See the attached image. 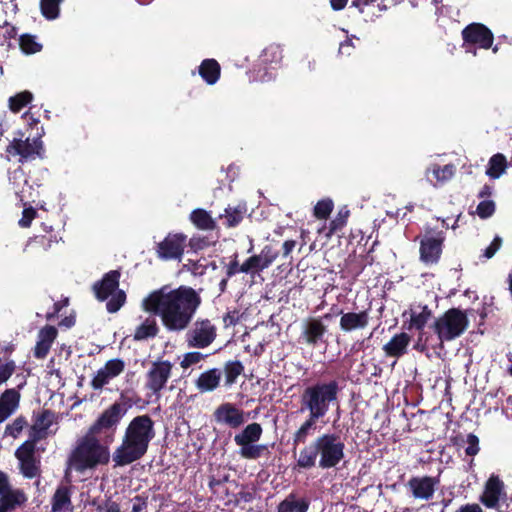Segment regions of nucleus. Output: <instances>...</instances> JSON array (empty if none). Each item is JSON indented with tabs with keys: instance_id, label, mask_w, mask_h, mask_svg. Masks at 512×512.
Returning a JSON list of instances; mask_svg holds the SVG:
<instances>
[{
	"instance_id": "69168bd1",
	"label": "nucleus",
	"mask_w": 512,
	"mask_h": 512,
	"mask_svg": "<svg viewBox=\"0 0 512 512\" xmlns=\"http://www.w3.org/2000/svg\"><path fill=\"white\" fill-rule=\"evenodd\" d=\"M377 2V0H352L351 1V8H356L360 14H364L366 12V9L373 6Z\"/></svg>"
},
{
	"instance_id": "cd10ccee",
	"label": "nucleus",
	"mask_w": 512,
	"mask_h": 512,
	"mask_svg": "<svg viewBox=\"0 0 512 512\" xmlns=\"http://www.w3.org/2000/svg\"><path fill=\"white\" fill-rule=\"evenodd\" d=\"M220 380L221 371L217 368H212L199 375L196 380V386L201 392H211L219 386Z\"/></svg>"
},
{
	"instance_id": "412c9836",
	"label": "nucleus",
	"mask_w": 512,
	"mask_h": 512,
	"mask_svg": "<svg viewBox=\"0 0 512 512\" xmlns=\"http://www.w3.org/2000/svg\"><path fill=\"white\" fill-rule=\"evenodd\" d=\"M338 314L341 315L339 327L344 332H351L354 330H361L369 324V312L368 310H362L360 312H346L340 311Z\"/></svg>"
},
{
	"instance_id": "393cba45",
	"label": "nucleus",
	"mask_w": 512,
	"mask_h": 512,
	"mask_svg": "<svg viewBox=\"0 0 512 512\" xmlns=\"http://www.w3.org/2000/svg\"><path fill=\"white\" fill-rule=\"evenodd\" d=\"M51 512H72L71 488L59 485L51 497Z\"/></svg>"
},
{
	"instance_id": "2f4dec72",
	"label": "nucleus",
	"mask_w": 512,
	"mask_h": 512,
	"mask_svg": "<svg viewBox=\"0 0 512 512\" xmlns=\"http://www.w3.org/2000/svg\"><path fill=\"white\" fill-rule=\"evenodd\" d=\"M507 167L505 155L496 153L490 157L485 173L490 179H498L506 172Z\"/></svg>"
},
{
	"instance_id": "3c124183",
	"label": "nucleus",
	"mask_w": 512,
	"mask_h": 512,
	"mask_svg": "<svg viewBox=\"0 0 512 512\" xmlns=\"http://www.w3.org/2000/svg\"><path fill=\"white\" fill-rule=\"evenodd\" d=\"M27 426V420L24 416L17 417L12 423L8 424L5 428V434L17 438Z\"/></svg>"
},
{
	"instance_id": "aec40b11",
	"label": "nucleus",
	"mask_w": 512,
	"mask_h": 512,
	"mask_svg": "<svg viewBox=\"0 0 512 512\" xmlns=\"http://www.w3.org/2000/svg\"><path fill=\"white\" fill-rule=\"evenodd\" d=\"M409 315V320L404 322L403 327L407 330L422 331L428 321L432 318L433 312L426 304L412 305L409 310L403 313V317Z\"/></svg>"
},
{
	"instance_id": "338daca9",
	"label": "nucleus",
	"mask_w": 512,
	"mask_h": 512,
	"mask_svg": "<svg viewBox=\"0 0 512 512\" xmlns=\"http://www.w3.org/2000/svg\"><path fill=\"white\" fill-rule=\"evenodd\" d=\"M239 319V312L237 310L229 311L223 316L224 326H235L239 322Z\"/></svg>"
},
{
	"instance_id": "4c0bfd02",
	"label": "nucleus",
	"mask_w": 512,
	"mask_h": 512,
	"mask_svg": "<svg viewBox=\"0 0 512 512\" xmlns=\"http://www.w3.org/2000/svg\"><path fill=\"white\" fill-rule=\"evenodd\" d=\"M243 371L244 366L240 361L235 360L226 362L224 365L225 385H233Z\"/></svg>"
},
{
	"instance_id": "39448f33",
	"label": "nucleus",
	"mask_w": 512,
	"mask_h": 512,
	"mask_svg": "<svg viewBox=\"0 0 512 512\" xmlns=\"http://www.w3.org/2000/svg\"><path fill=\"white\" fill-rule=\"evenodd\" d=\"M341 387L335 379L330 381H317L306 386L300 394V412L322 419L327 415L330 406L338 403Z\"/></svg>"
},
{
	"instance_id": "c756f323",
	"label": "nucleus",
	"mask_w": 512,
	"mask_h": 512,
	"mask_svg": "<svg viewBox=\"0 0 512 512\" xmlns=\"http://www.w3.org/2000/svg\"><path fill=\"white\" fill-rule=\"evenodd\" d=\"M221 74V67L215 59H205L199 66V75L209 84H215Z\"/></svg>"
},
{
	"instance_id": "0e129e2a",
	"label": "nucleus",
	"mask_w": 512,
	"mask_h": 512,
	"mask_svg": "<svg viewBox=\"0 0 512 512\" xmlns=\"http://www.w3.org/2000/svg\"><path fill=\"white\" fill-rule=\"evenodd\" d=\"M138 400L139 399L134 400L133 398L128 397L125 392H121L119 401H115L112 405H119L123 407L126 414L128 409L131 408L134 404H136Z\"/></svg>"
},
{
	"instance_id": "774afa93",
	"label": "nucleus",
	"mask_w": 512,
	"mask_h": 512,
	"mask_svg": "<svg viewBox=\"0 0 512 512\" xmlns=\"http://www.w3.org/2000/svg\"><path fill=\"white\" fill-rule=\"evenodd\" d=\"M237 273H242V264L239 265L237 261V256H235V258L231 260L230 263L227 265L226 275L227 278H230L236 275Z\"/></svg>"
},
{
	"instance_id": "052dcab7",
	"label": "nucleus",
	"mask_w": 512,
	"mask_h": 512,
	"mask_svg": "<svg viewBox=\"0 0 512 512\" xmlns=\"http://www.w3.org/2000/svg\"><path fill=\"white\" fill-rule=\"evenodd\" d=\"M502 243V238L496 235L492 242L490 243V245L484 250L483 256L486 259H491L496 254V252L501 248Z\"/></svg>"
},
{
	"instance_id": "79ce46f5",
	"label": "nucleus",
	"mask_w": 512,
	"mask_h": 512,
	"mask_svg": "<svg viewBox=\"0 0 512 512\" xmlns=\"http://www.w3.org/2000/svg\"><path fill=\"white\" fill-rule=\"evenodd\" d=\"M20 398L21 395L18 390L14 388L6 389L0 395V403L5 407H8V409H11L12 412H14L19 406Z\"/></svg>"
},
{
	"instance_id": "49530a36",
	"label": "nucleus",
	"mask_w": 512,
	"mask_h": 512,
	"mask_svg": "<svg viewBox=\"0 0 512 512\" xmlns=\"http://www.w3.org/2000/svg\"><path fill=\"white\" fill-rule=\"evenodd\" d=\"M15 457L19 462L36 457V445L26 440L16 449Z\"/></svg>"
},
{
	"instance_id": "f3484780",
	"label": "nucleus",
	"mask_w": 512,
	"mask_h": 512,
	"mask_svg": "<svg viewBox=\"0 0 512 512\" xmlns=\"http://www.w3.org/2000/svg\"><path fill=\"white\" fill-rule=\"evenodd\" d=\"M464 43L477 45L482 49L492 47L494 36L492 31L482 23H471L462 30Z\"/></svg>"
},
{
	"instance_id": "c03bdc74",
	"label": "nucleus",
	"mask_w": 512,
	"mask_h": 512,
	"mask_svg": "<svg viewBox=\"0 0 512 512\" xmlns=\"http://www.w3.org/2000/svg\"><path fill=\"white\" fill-rule=\"evenodd\" d=\"M16 371V362L9 357H0V386Z\"/></svg>"
},
{
	"instance_id": "ea45409f",
	"label": "nucleus",
	"mask_w": 512,
	"mask_h": 512,
	"mask_svg": "<svg viewBox=\"0 0 512 512\" xmlns=\"http://www.w3.org/2000/svg\"><path fill=\"white\" fill-rule=\"evenodd\" d=\"M33 100V94L22 91L9 98V108L12 112L18 113Z\"/></svg>"
},
{
	"instance_id": "a211bd4d",
	"label": "nucleus",
	"mask_w": 512,
	"mask_h": 512,
	"mask_svg": "<svg viewBox=\"0 0 512 512\" xmlns=\"http://www.w3.org/2000/svg\"><path fill=\"white\" fill-rule=\"evenodd\" d=\"M213 419L218 424L227 425L230 428L236 429L244 424L245 413L233 403L225 402L214 410Z\"/></svg>"
},
{
	"instance_id": "dca6fc26",
	"label": "nucleus",
	"mask_w": 512,
	"mask_h": 512,
	"mask_svg": "<svg viewBox=\"0 0 512 512\" xmlns=\"http://www.w3.org/2000/svg\"><path fill=\"white\" fill-rule=\"evenodd\" d=\"M439 483V477L413 476L406 483V487L415 499L428 501L432 499Z\"/></svg>"
},
{
	"instance_id": "72a5a7b5",
	"label": "nucleus",
	"mask_w": 512,
	"mask_h": 512,
	"mask_svg": "<svg viewBox=\"0 0 512 512\" xmlns=\"http://www.w3.org/2000/svg\"><path fill=\"white\" fill-rule=\"evenodd\" d=\"M41 462L40 459L33 457L31 459L23 460L19 462V469L23 477L27 479H33L39 477L41 474Z\"/></svg>"
},
{
	"instance_id": "f704fd0d",
	"label": "nucleus",
	"mask_w": 512,
	"mask_h": 512,
	"mask_svg": "<svg viewBox=\"0 0 512 512\" xmlns=\"http://www.w3.org/2000/svg\"><path fill=\"white\" fill-rule=\"evenodd\" d=\"M240 451L239 454L244 459L256 460L262 457L264 454L269 453L268 446L266 444H246L244 446H239Z\"/></svg>"
},
{
	"instance_id": "bf43d9fd",
	"label": "nucleus",
	"mask_w": 512,
	"mask_h": 512,
	"mask_svg": "<svg viewBox=\"0 0 512 512\" xmlns=\"http://www.w3.org/2000/svg\"><path fill=\"white\" fill-rule=\"evenodd\" d=\"M36 215L37 211L33 207L25 208L22 212V218L19 220V225L23 228L30 227Z\"/></svg>"
},
{
	"instance_id": "a19ab883",
	"label": "nucleus",
	"mask_w": 512,
	"mask_h": 512,
	"mask_svg": "<svg viewBox=\"0 0 512 512\" xmlns=\"http://www.w3.org/2000/svg\"><path fill=\"white\" fill-rule=\"evenodd\" d=\"M268 268L260 255H253L242 263V273L255 275Z\"/></svg>"
},
{
	"instance_id": "4468645a",
	"label": "nucleus",
	"mask_w": 512,
	"mask_h": 512,
	"mask_svg": "<svg viewBox=\"0 0 512 512\" xmlns=\"http://www.w3.org/2000/svg\"><path fill=\"white\" fill-rule=\"evenodd\" d=\"M187 236L183 233H168L167 236L157 243L155 252L157 257L163 261L182 259L186 247Z\"/></svg>"
},
{
	"instance_id": "c9c22d12",
	"label": "nucleus",
	"mask_w": 512,
	"mask_h": 512,
	"mask_svg": "<svg viewBox=\"0 0 512 512\" xmlns=\"http://www.w3.org/2000/svg\"><path fill=\"white\" fill-rule=\"evenodd\" d=\"M19 46L26 55L38 53L43 48V45L37 41V37L29 33L20 35Z\"/></svg>"
},
{
	"instance_id": "603ef678",
	"label": "nucleus",
	"mask_w": 512,
	"mask_h": 512,
	"mask_svg": "<svg viewBox=\"0 0 512 512\" xmlns=\"http://www.w3.org/2000/svg\"><path fill=\"white\" fill-rule=\"evenodd\" d=\"M207 355L202 354L198 351L187 352L183 355V359L180 362V366L183 369H188L192 365L198 364L202 360H204Z\"/></svg>"
},
{
	"instance_id": "2eb2a0df",
	"label": "nucleus",
	"mask_w": 512,
	"mask_h": 512,
	"mask_svg": "<svg viewBox=\"0 0 512 512\" xmlns=\"http://www.w3.org/2000/svg\"><path fill=\"white\" fill-rule=\"evenodd\" d=\"M507 498L504 482L497 475H491L486 481L480 502L489 509L502 512L500 501Z\"/></svg>"
},
{
	"instance_id": "473e14b6",
	"label": "nucleus",
	"mask_w": 512,
	"mask_h": 512,
	"mask_svg": "<svg viewBox=\"0 0 512 512\" xmlns=\"http://www.w3.org/2000/svg\"><path fill=\"white\" fill-rule=\"evenodd\" d=\"M190 221L201 230H214L216 222L205 209L197 208L190 213Z\"/></svg>"
},
{
	"instance_id": "0eeeda50",
	"label": "nucleus",
	"mask_w": 512,
	"mask_h": 512,
	"mask_svg": "<svg viewBox=\"0 0 512 512\" xmlns=\"http://www.w3.org/2000/svg\"><path fill=\"white\" fill-rule=\"evenodd\" d=\"M124 416L125 410L123 407L110 405L90 425L87 433L109 446L114 442L118 426Z\"/></svg>"
},
{
	"instance_id": "ddd939ff",
	"label": "nucleus",
	"mask_w": 512,
	"mask_h": 512,
	"mask_svg": "<svg viewBox=\"0 0 512 512\" xmlns=\"http://www.w3.org/2000/svg\"><path fill=\"white\" fill-rule=\"evenodd\" d=\"M6 152L19 155V162L22 164L36 158H45V148L40 137L33 138L32 141L29 138L25 140L13 139L6 147Z\"/></svg>"
},
{
	"instance_id": "f8f14e48",
	"label": "nucleus",
	"mask_w": 512,
	"mask_h": 512,
	"mask_svg": "<svg viewBox=\"0 0 512 512\" xmlns=\"http://www.w3.org/2000/svg\"><path fill=\"white\" fill-rule=\"evenodd\" d=\"M173 364L168 360H156L151 363L146 373L145 388L152 395L160 396L161 391L165 388L169 378L171 377Z\"/></svg>"
},
{
	"instance_id": "6e6552de",
	"label": "nucleus",
	"mask_w": 512,
	"mask_h": 512,
	"mask_svg": "<svg viewBox=\"0 0 512 512\" xmlns=\"http://www.w3.org/2000/svg\"><path fill=\"white\" fill-rule=\"evenodd\" d=\"M446 239L445 231L443 229L429 228L420 240V260L426 265H434L440 261L444 242Z\"/></svg>"
},
{
	"instance_id": "1a4fd4ad",
	"label": "nucleus",
	"mask_w": 512,
	"mask_h": 512,
	"mask_svg": "<svg viewBox=\"0 0 512 512\" xmlns=\"http://www.w3.org/2000/svg\"><path fill=\"white\" fill-rule=\"evenodd\" d=\"M217 337V327L208 318L197 319L185 333V343L189 348L204 349Z\"/></svg>"
},
{
	"instance_id": "de8ad7c7",
	"label": "nucleus",
	"mask_w": 512,
	"mask_h": 512,
	"mask_svg": "<svg viewBox=\"0 0 512 512\" xmlns=\"http://www.w3.org/2000/svg\"><path fill=\"white\" fill-rule=\"evenodd\" d=\"M108 376L113 379L119 376L125 369V362L122 359L115 358L108 360L102 368Z\"/></svg>"
},
{
	"instance_id": "9b49d317",
	"label": "nucleus",
	"mask_w": 512,
	"mask_h": 512,
	"mask_svg": "<svg viewBox=\"0 0 512 512\" xmlns=\"http://www.w3.org/2000/svg\"><path fill=\"white\" fill-rule=\"evenodd\" d=\"M323 319H331L330 314H324L322 317H308L302 323L301 333L299 336V343L304 344L311 348H317L326 343L325 335L328 332L327 325L324 324Z\"/></svg>"
},
{
	"instance_id": "a878e982",
	"label": "nucleus",
	"mask_w": 512,
	"mask_h": 512,
	"mask_svg": "<svg viewBox=\"0 0 512 512\" xmlns=\"http://www.w3.org/2000/svg\"><path fill=\"white\" fill-rule=\"evenodd\" d=\"M320 420L310 415L307 416L305 421L299 426V428L293 433L292 445L293 450L300 444H305L308 437L313 435L317 430V423Z\"/></svg>"
},
{
	"instance_id": "423d86ee",
	"label": "nucleus",
	"mask_w": 512,
	"mask_h": 512,
	"mask_svg": "<svg viewBox=\"0 0 512 512\" xmlns=\"http://www.w3.org/2000/svg\"><path fill=\"white\" fill-rule=\"evenodd\" d=\"M468 327L467 312L455 307L448 309L437 317L432 325V329L441 343L459 338Z\"/></svg>"
},
{
	"instance_id": "e2e57ef3",
	"label": "nucleus",
	"mask_w": 512,
	"mask_h": 512,
	"mask_svg": "<svg viewBox=\"0 0 512 512\" xmlns=\"http://www.w3.org/2000/svg\"><path fill=\"white\" fill-rule=\"evenodd\" d=\"M50 349L51 345L38 340L34 347V357L37 359H44L48 355Z\"/></svg>"
},
{
	"instance_id": "f03ea898",
	"label": "nucleus",
	"mask_w": 512,
	"mask_h": 512,
	"mask_svg": "<svg viewBox=\"0 0 512 512\" xmlns=\"http://www.w3.org/2000/svg\"><path fill=\"white\" fill-rule=\"evenodd\" d=\"M155 435V422L150 415L135 416L125 428L121 444L113 452L115 466H126L142 459Z\"/></svg>"
},
{
	"instance_id": "6ab92c4d",
	"label": "nucleus",
	"mask_w": 512,
	"mask_h": 512,
	"mask_svg": "<svg viewBox=\"0 0 512 512\" xmlns=\"http://www.w3.org/2000/svg\"><path fill=\"white\" fill-rule=\"evenodd\" d=\"M121 273L118 270H111L105 273L101 280L96 281L92 286V291L98 301H105L117 290H119V280Z\"/></svg>"
},
{
	"instance_id": "a18cd8bd",
	"label": "nucleus",
	"mask_w": 512,
	"mask_h": 512,
	"mask_svg": "<svg viewBox=\"0 0 512 512\" xmlns=\"http://www.w3.org/2000/svg\"><path fill=\"white\" fill-rule=\"evenodd\" d=\"M106 303V309L109 313H116L126 302V293L124 290L114 292Z\"/></svg>"
},
{
	"instance_id": "37998d69",
	"label": "nucleus",
	"mask_w": 512,
	"mask_h": 512,
	"mask_svg": "<svg viewBox=\"0 0 512 512\" xmlns=\"http://www.w3.org/2000/svg\"><path fill=\"white\" fill-rule=\"evenodd\" d=\"M334 203L330 198L319 200L313 209V215L319 220L327 219L333 211Z\"/></svg>"
},
{
	"instance_id": "6e6d98bb",
	"label": "nucleus",
	"mask_w": 512,
	"mask_h": 512,
	"mask_svg": "<svg viewBox=\"0 0 512 512\" xmlns=\"http://www.w3.org/2000/svg\"><path fill=\"white\" fill-rule=\"evenodd\" d=\"M111 378L101 368L97 371L96 375L92 378L90 385L93 390H102V388L109 383Z\"/></svg>"
},
{
	"instance_id": "5701e85b",
	"label": "nucleus",
	"mask_w": 512,
	"mask_h": 512,
	"mask_svg": "<svg viewBox=\"0 0 512 512\" xmlns=\"http://www.w3.org/2000/svg\"><path fill=\"white\" fill-rule=\"evenodd\" d=\"M411 339V336L406 332L397 333L392 336L382 349L387 357L398 359L407 353Z\"/></svg>"
},
{
	"instance_id": "13d9d810",
	"label": "nucleus",
	"mask_w": 512,
	"mask_h": 512,
	"mask_svg": "<svg viewBox=\"0 0 512 512\" xmlns=\"http://www.w3.org/2000/svg\"><path fill=\"white\" fill-rule=\"evenodd\" d=\"M466 443L468 446L465 449V453L468 456H475L478 454L480 447H479V438L473 434L470 433L467 435Z\"/></svg>"
},
{
	"instance_id": "f257e3e1",
	"label": "nucleus",
	"mask_w": 512,
	"mask_h": 512,
	"mask_svg": "<svg viewBox=\"0 0 512 512\" xmlns=\"http://www.w3.org/2000/svg\"><path fill=\"white\" fill-rule=\"evenodd\" d=\"M202 304V298L194 288L180 285L171 288L164 285L148 294L143 300L146 312L159 316L168 332L187 330Z\"/></svg>"
},
{
	"instance_id": "20e7f679",
	"label": "nucleus",
	"mask_w": 512,
	"mask_h": 512,
	"mask_svg": "<svg viewBox=\"0 0 512 512\" xmlns=\"http://www.w3.org/2000/svg\"><path fill=\"white\" fill-rule=\"evenodd\" d=\"M110 460L109 446L86 432L80 437L67 458L68 469L84 473L100 465H107Z\"/></svg>"
},
{
	"instance_id": "7ed1b4c3",
	"label": "nucleus",
	"mask_w": 512,
	"mask_h": 512,
	"mask_svg": "<svg viewBox=\"0 0 512 512\" xmlns=\"http://www.w3.org/2000/svg\"><path fill=\"white\" fill-rule=\"evenodd\" d=\"M345 457V443L335 433H323L300 449L295 469L335 468Z\"/></svg>"
},
{
	"instance_id": "7c9ffc66",
	"label": "nucleus",
	"mask_w": 512,
	"mask_h": 512,
	"mask_svg": "<svg viewBox=\"0 0 512 512\" xmlns=\"http://www.w3.org/2000/svg\"><path fill=\"white\" fill-rule=\"evenodd\" d=\"M159 333V326L155 318H146L138 327H136L133 339L135 341H144L149 338H155Z\"/></svg>"
},
{
	"instance_id": "680f3d73",
	"label": "nucleus",
	"mask_w": 512,
	"mask_h": 512,
	"mask_svg": "<svg viewBox=\"0 0 512 512\" xmlns=\"http://www.w3.org/2000/svg\"><path fill=\"white\" fill-rule=\"evenodd\" d=\"M46 436L47 432L43 427H37L33 424L29 429V439L27 441H33V444L36 445L38 441L46 438Z\"/></svg>"
},
{
	"instance_id": "58836bf2",
	"label": "nucleus",
	"mask_w": 512,
	"mask_h": 512,
	"mask_svg": "<svg viewBox=\"0 0 512 512\" xmlns=\"http://www.w3.org/2000/svg\"><path fill=\"white\" fill-rule=\"evenodd\" d=\"M350 216V211L347 206H343L339 209L336 217L330 221L327 236L330 237L333 234L341 231L347 224V220Z\"/></svg>"
},
{
	"instance_id": "09e8293b",
	"label": "nucleus",
	"mask_w": 512,
	"mask_h": 512,
	"mask_svg": "<svg viewBox=\"0 0 512 512\" xmlns=\"http://www.w3.org/2000/svg\"><path fill=\"white\" fill-rule=\"evenodd\" d=\"M55 418V414L53 411L49 409H43L40 413H38L34 417V423L37 427H43L44 430L52 425Z\"/></svg>"
},
{
	"instance_id": "c85d7f7f",
	"label": "nucleus",
	"mask_w": 512,
	"mask_h": 512,
	"mask_svg": "<svg viewBox=\"0 0 512 512\" xmlns=\"http://www.w3.org/2000/svg\"><path fill=\"white\" fill-rule=\"evenodd\" d=\"M247 212V207L245 203H240L236 206H228L224 210V214H220L219 218L224 219V225L227 228H233L238 226Z\"/></svg>"
},
{
	"instance_id": "e433bc0d",
	"label": "nucleus",
	"mask_w": 512,
	"mask_h": 512,
	"mask_svg": "<svg viewBox=\"0 0 512 512\" xmlns=\"http://www.w3.org/2000/svg\"><path fill=\"white\" fill-rule=\"evenodd\" d=\"M64 0H40V12L42 16L52 21L60 16V5Z\"/></svg>"
},
{
	"instance_id": "8fccbe9b",
	"label": "nucleus",
	"mask_w": 512,
	"mask_h": 512,
	"mask_svg": "<svg viewBox=\"0 0 512 512\" xmlns=\"http://www.w3.org/2000/svg\"><path fill=\"white\" fill-rule=\"evenodd\" d=\"M496 211V204L493 200H482L476 207V214L481 219H488Z\"/></svg>"
},
{
	"instance_id": "4be33fe9",
	"label": "nucleus",
	"mask_w": 512,
	"mask_h": 512,
	"mask_svg": "<svg viewBox=\"0 0 512 512\" xmlns=\"http://www.w3.org/2000/svg\"><path fill=\"white\" fill-rule=\"evenodd\" d=\"M310 505L309 497L291 492L278 503L276 512H308Z\"/></svg>"
},
{
	"instance_id": "5fc2aeb1",
	"label": "nucleus",
	"mask_w": 512,
	"mask_h": 512,
	"mask_svg": "<svg viewBox=\"0 0 512 512\" xmlns=\"http://www.w3.org/2000/svg\"><path fill=\"white\" fill-rule=\"evenodd\" d=\"M57 334V329L54 326L46 325L39 331L38 340L52 346Z\"/></svg>"
},
{
	"instance_id": "9d476101",
	"label": "nucleus",
	"mask_w": 512,
	"mask_h": 512,
	"mask_svg": "<svg viewBox=\"0 0 512 512\" xmlns=\"http://www.w3.org/2000/svg\"><path fill=\"white\" fill-rule=\"evenodd\" d=\"M28 496L23 489L14 488L9 476L0 471V512H17L27 506Z\"/></svg>"
},
{
	"instance_id": "864d4df0",
	"label": "nucleus",
	"mask_w": 512,
	"mask_h": 512,
	"mask_svg": "<svg viewBox=\"0 0 512 512\" xmlns=\"http://www.w3.org/2000/svg\"><path fill=\"white\" fill-rule=\"evenodd\" d=\"M230 479V475L228 473L210 475L208 481V487L212 491L213 494L218 493V488L227 483Z\"/></svg>"
},
{
	"instance_id": "bb28decb",
	"label": "nucleus",
	"mask_w": 512,
	"mask_h": 512,
	"mask_svg": "<svg viewBox=\"0 0 512 512\" xmlns=\"http://www.w3.org/2000/svg\"><path fill=\"white\" fill-rule=\"evenodd\" d=\"M262 433V426L257 422H253L248 424L240 433H237L234 436V441L237 446L256 443L260 440Z\"/></svg>"
},
{
	"instance_id": "4d7b16f0",
	"label": "nucleus",
	"mask_w": 512,
	"mask_h": 512,
	"mask_svg": "<svg viewBox=\"0 0 512 512\" xmlns=\"http://www.w3.org/2000/svg\"><path fill=\"white\" fill-rule=\"evenodd\" d=\"M259 255L264 261V264L269 267L279 256V251L271 245H265Z\"/></svg>"
},
{
	"instance_id": "b1692460",
	"label": "nucleus",
	"mask_w": 512,
	"mask_h": 512,
	"mask_svg": "<svg viewBox=\"0 0 512 512\" xmlns=\"http://www.w3.org/2000/svg\"><path fill=\"white\" fill-rule=\"evenodd\" d=\"M456 171V167L454 164H446L441 166L437 163L431 164L426 169V177L428 181L435 187L439 184H444L453 178Z\"/></svg>"
}]
</instances>
